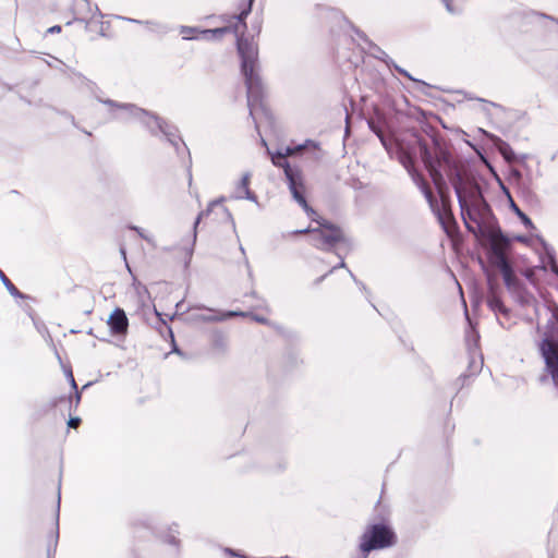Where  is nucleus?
<instances>
[{
	"instance_id": "f257e3e1",
	"label": "nucleus",
	"mask_w": 558,
	"mask_h": 558,
	"mask_svg": "<svg viewBox=\"0 0 558 558\" xmlns=\"http://www.w3.org/2000/svg\"><path fill=\"white\" fill-rule=\"evenodd\" d=\"M303 150L304 146L302 145L295 147L287 146L271 156L272 163L283 169L293 198L303 208L312 222L307 228L291 231L288 235L290 238L308 235L310 244L313 247L323 252H333L338 246L347 243V235L343 229L339 225L324 218L307 203L303 172L299 167H292L287 160L288 157Z\"/></svg>"
},
{
	"instance_id": "f03ea898",
	"label": "nucleus",
	"mask_w": 558,
	"mask_h": 558,
	"mask_svg": "<svg viewBox=\"0 0 558 558\" xmlns=\"http://www.w3.org/2000/svg\"><path fill=\"white\" fill-rule=\"evenodd\" d=\"M254 0H248L247 8L242 10L238 15V23L234 26V32L241 34L236 40L238 52L241 57V69L245 78V85L247 89L248 104L252 100H258L262 97V82L256 73V64L258 59V47L253 39H248L243 36L246 29L245 17L250 14L252 3Z\"/></svg>"
},
{
	"instance_id": "7ed1b4c3",
	"label": "nucleus",
	"mask_w": 558,
	"mask_h": 558,
	"mask_svg": "<svg viewBox=\"0 0 558 558\" xmlns=\"http://www.w3.org/2000/svg\"><path fill=\"white\" fill-rule=\"evenodd\" d=\"M417 144L421 158L433 183L437 190L441 191L445 180L439 169L444 163L449 162L450 157L446 143L439 136L432 134L427 138H420Z\"/></svg>"
},
{
	"instance_id": "20e7f679",
	"label": "nucleus",
	"mask_w": 558,
	"mask_h": 558,
	"mask_svg": "<svg viewBox=\"0 0 558 558\" xmlns=\"http://www.w3.org/2000/svg\"><path fill=\"white\" fill-rule=\"evenodd\" d=\"M407 161L409 162V166L407 163L404 165L408 168L413 181L424 194L432 209L436 211L438 219L440 223L444 226L446 232L450 234L452 228L456 226V221L447 196L444 194L442 190H438L441 198V207H438L437 199L435 198L428 182L425 180L422 173L417 172L414 169L411 157H407Z\"/></svg>"
},
{
	"instance_id": "39448f33",
	"label": "nucleus",
	"mask_w": 558,
	"mask_h": 558,
	"mask_svg": "<svg viewBox=\"0 0 558 558\" xmlns=\"http://www.w3.org/2000/svg\"><path fill=\"white\" fill-rule=\"evenodd\" d=\"M397 535L392 527L385 522L367 524L360 536L359 551L362 558H367L371 551L385 549L396 545Z\"/></svg>"
},
{
	"instance_id": "423d86ee",
	"label": "nucleus",
	"mask_w": 558,
	"mask_h": 558,
	"mask_svg": "<svg viewBox=\"0 0 558 558\" xmlns=\"http://www.w3.org/2000/svg\"><path fill=\"white\" fill-rule=\"evenodd\" d=\"M538 349L544 360L545 373L558 390V340L545 338L541 341Z\"/></svg>"
},
{
	"instance_id": "0eeeda50",
	"label": "nucleus",
	"mask_w": 558,
	"mask_h": 558,
	"mask_svg": "<svg viewBox=\"0 0 558 558\" xmlns=\"http://www.w3.org/2000/svg\"><path fill=\"white\" fill-rule=\"evenodd\" d=\"M488 241L490 246V263L493 266L498 265L502 262H508V250L510 247V241L505 236L500 230L492 231L488 234Z\"/></svg>"
},
{
	"instance_id": "6e6552de",
	"label": "nucleus",
	"mask_w": 558,
	"mask_h": 558,
	"mask_svg": "<svg viewBox=\"0 0 558 558\" xmlns=\"http://www.w3.org/2000/svg\"><path fill=\"white\" fill-rule=\"evenodd\" d=\"M107 324L113 335L124 336L128 332L129 319L125 312L120 307L113 310L107 320Z\"/></svg>"
},
{
	"instance_id": "1a4fd4ad",
	"label": "nucleus",
	"mask_w": 558,
	"mask_h": 558,
	"mask_svg": "<svg viewBox=\"0 0 558 558\" xmlns=\"http://www.w3.org/2000/svg\"><path fill=\"white\" fill-rule=\"evenodd\" d=\"M227 32H229V27H220V28H216V29L199 31L194 27L183 26V27H181L180 34L182 35L183 39L190 40V39L198 38L199 35H203L204 37H208L209 35L221 36L223 34H226Z\"/></svg>"
},
{
	"instance_id": "9d476101",
	"label": "nucleus",
	"mask_w": 558,
	"mask_h": 558,
	"mask_svg": "<svg viewBox=\"0 0 558 558\" xmlns=\"http://www.w3.org/2000/svg\"><path fill=\"white\" fill-rule=\"evenodd\" d=\"M497 267L504 278L505 284L509 290L515 291L519 288V279L517 278L510 262H502L498 265H495Z\"/></svg>"
},
{
	"instance_id": "9b49d317",
	"label": "nucleus",
	"mask_w": 558,
	"mask_h": 558,
	"mask_svg": "<svg viewBox=\"0 0 558 558\" xmlns=\"http://www.w3.org/2000/svg\"><path fill=\"white\" fill-rule=\"evenodd\" d=\"M487 305L497 315L500 314L506 318L510 315L509 308L506 307L494 287H490V291L487 296Z\"/></svg>"
},
{
	"instance_id": "f8f14e48",
	"label": "nucleus",
	"mask_w": 558,
	"mask_h": 558,
	"mask_svg": "<svg viewBox=\"0 0 558 558\" xmlns=\"http://www.w3.org/2000/svg\"><path fill=\"white\" fill-rule=\"evenodd\" d=\"M0 279L10 292L11 295L15 298H22V293L19 289L12 283V281L7 277V275L0 269Z\"/></svg>"
},
{
	"instance_id": "ddd939ff",
	"label": "nucleus",
	"mask_w": 558,
	"mask_h": 558,
	"mask_svg": "<svg viewBox=\"0 0 558 558\" xmlns=\"http://www.w3.org/2000/svg\"><path fill=\"white\" fill-rule=\"evenodd\" d=\"M219 206V204L217 202H213L209 204V206L207 207L206 210H203L198 214L195 222H194V230L196 231L199 222L203 220V219H206L210 216V214L213 213L214 208Z\"/></svg>"
},
{
	"instance_id": "4468645a",
	"label": "nucleus",
	"mask_w": 558,
	"mask_h": 558,
	"mask_svg": "<svg viewBox=\"0 0 558 558\" xmlns=\"http://www.w3.org/2000/svg\"><path fill=\"white\" fill-rule=\"evenodd\" d=\"M58 538V529L56 525L52 524L50 533H49V539L48 545H56Z\"/></svg>"
},
{
	"instance_id": "2eb2a0df",
	"label": "nucleus",
	"mask_w": 558,
	"mask_h": 558,
	"mask_svg": "<svg viewBox=\"0 0 558 558\" xmlns=\"http://www.w3.org/2000/svg\"><path fill=\"white\" fill-rule=\"evenodd\" d=\"M515 210H517V213H518L519 217L521 218V220L523 221V223H524L525 226H532V221H531V219H530L525 214H523L522 211H520V209H519L518 207H515Z\"/></svg>"
},
{
	"instance_id": "dca6fc26",
	"label": "nucleus",
	"mask_w": 558,
	"mask_h": 558,
	"mask_svg": "<svg viewBox=\"0 0 558 558\" xmlns=\"http://www.w3.org/2000/svg\"><path fill=\"white\" fill-rule=\"evenodd\" d=\"M68 425L71 428H77L81 425V418L80 417H71L68 422Z\"/></svg>"
},
{
	"instance_id": "f3484780",
	"label": "nucleus",
	"mask_w": 558,
	"mask_h": 558,
	"mask_svg": "<svg viewBox=\"0 0 558 558\" xmlns=\"http://www.w3.org/2000/svg\"><path fill=\"white\" fill-rule=\"evenodd\" d=\"M61 26L60 25H54V26H51L47 29V34H58L61 32Z\"/></svg>"
},
{
	"instance_id": "a211bd4d",
	"label": "nucleus",
	"mask_w": 558,
	"mask_h": 558,
	"mask_svg": "<svg viewBox=\"0 0 558 558\" xmlns=\"http://www.w3.org/2000/svg\"><path fill=\"white\" fill-rule=\"evenodd\" d=\"M255 320H257L258 323H263V324L266 323V319L263 317L255 316Z\"/></svg>"
},
{
	"instance_id": "6ab92c4d",
	"label": "nucleus",
	"mask_w": 558,
	"mask_h": 558,
	"mask_svg": "<svg viewBox=\"0 0 558 558\" xmlns=\"http://www.w3.org/2000/svg\"><path fill=\"white\" fill-rule=\"evenodd\" d=\"M71 381H72L73 387L76 389L77 386H76V383H75L73 376L71 377Z\"/></svg>"
},
{
	"instance_id": "aec40b11",
	"label": "nucleus",
	"mask_w": 558,
	"mask_h": 558,
	"mask_svg": "<svg viewBox=\"0 0 558 558\" xmlns=\"http://www.w3.org/2000/svg\"><path fill=\"white\" fill-rule=\"evenodd\" d=\"M81 400V395L80 392H76V401L78 402Z\"/></svg>"
}]
</instances>
